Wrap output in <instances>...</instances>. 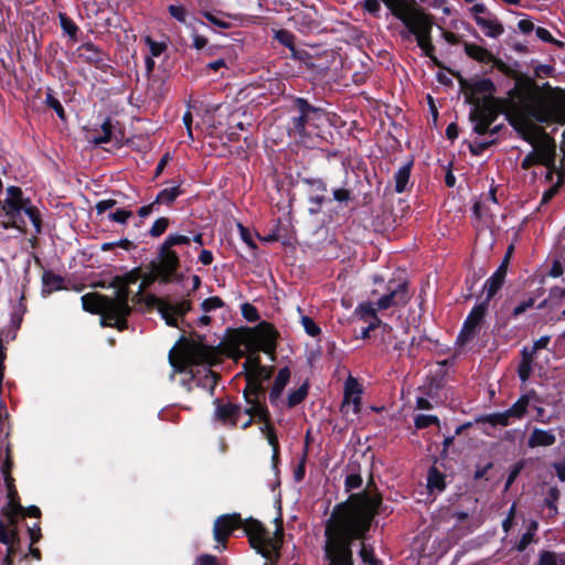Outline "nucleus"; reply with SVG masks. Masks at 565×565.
<instances>
[{"label": "nucleus", "mask_w": 565, "mask_h": 565, "mask_svg": "<svg viewBox=\"0 0 565 565\" xmlns=\"http://www.w3.org/2000/svg\"><path fill=\"white\" fill-rule=\"evenodd\" d=\"M380 498L367 493L353 494L334 508L326 525L324 558L327 565H354L351 542L362 539L376 513Z\"/></svg>", "instance_id": "obj_1"}, {"label": "nucleus", "mask_w": 565, "mask_h": 565, "mask_svg": "<svg viewBox=\"0 0 565 565\" xmlns=\"http://www.w3.org/2000/svg\"><path fill=\"white\" fill-rule=\"evenodd\" d=\"M515 97L510 122L521 137L534 146L539 139V122H565V97H545L530 81H519L511 92Z\"/></svg>", "instance_id": "obj_2"}, {"label": "nucleus", "mask_w": 565, "mask_h": 565, "mask_svg": "<svg viewBox=\"0 0 565 565\" xmlns=\"http://www.w3.org/2000/svg\"><path fill=\"white\" fill-rule=\"evenodd\" d=\"M392 14L398 19L413 34L417 45L426 56H431L434 45L431 43L433 17L426 13L413 0H383Z\"/></svg>", "instance_id": "obj_3"}, {"label": "nucleus", "mask_w": 565, "mask_h": 565, "mask_svg": "<svg viewBox=\"0 0 565 565\" xmlns=\"http://www.w3.org/2000/svg\"><path fill=\"white\" fill-rule=\"evenodd\" d=\"M128 287L120 286L116 289L114 297L98 294L84 295L82 297V305L85 311L100 315L103 326L124 330L127 327L126 319L131 311L128 305Z\"/></svg>", "instance_id": "obj_4"}, {"label": "nucleus", "mask_w": 565, "mask_h": 565, "mask_svg": "<svg viewBox=\"0 0 565 565\" xmlns=\"http://www.w3.org/2000/svg\"><path fill=\"white\" fill-rule=\"evenodd\" d=\"M0 215L4 217L0 222V228H17L21 233L28 232V221L34 228V234L41 232V220L35 206L30 199L24 198L23 192L18 186H9L7 196L1 202Z\"/></svg>", "instance_id": "obj_5"}, {"label": "nucleus", "mask_w": 565, "mask_h": 565, "mask_svg": "<svg viewBox=\"0 0 565 565\" xmlns=\"http://www.w3.org/2000/svg\"><path fill=\"white\" fill-rule=\"evenodd\" d=\"M243 366L247 377V387L244 391L248 404L246 414L258 415L260 419H266L268 412L260 403L259 396L263 394L262 383L271 376L273 369L262 365L258 354L254 353H248Z\"/></svg>", "instance_id": "obj_6"}, {"label": "nucleus", "mask_w": 565, "mask_h": 565, "mask_svg": "<svg viewBox=\"0 0 565 565\" xmlns=\"http://www.w3.org/2000/svg\"><path fill=\"white\" fill-rule=\"evenodd\" d=\"M296 103L299 115L292 117L289 134L298 138L300 142L307 143L308 140L319 137V128L324 122L326 115L303 98H298Z\"/></svg>", "instance_id": "obj_7"}, {"label": "nucleus", "mask_w": 565, "mask_h": 565, "mask_svg": "<svg viewBox=\"0 0 565 565\" xmlns=\"http://www.w3.org/2000/svg\"><path fill=\"white\" fill-rule=\"evenodd\" d=\"M244 531L249 539V543L265 558L273 561L278 556V551L282 541V527L276 525L274 533L269 532L256 520H247L244 523Z\"/></svg>", "instance_id": "obj_8"}, {"label": "nucleus", "mask_w": 565, "mask_h": 565, "mask_svg": "<svg viewBox=\"0 0 565 565\" xmlns=\"http://www.w3.org/2000/svg\"><path fill=\"white\" fill-rule=\"evenodd\" d=\"M169 360L174 372H184L193 365H213L217 362V352L213 347L202 343H191L179 356L170 352Z\"/></svg>", "instance_id": "obj_9"}, {"label": "nucleus", "mask_w": 565, "mask_h": 565, "mask_svg": "<svg viewBox=\"0 0 565 565\" xmlns=\"http://www.w3.org/2000/svg\"><path fill=\"white\" fill-rule=\"evenodd\" d=\"M276 338L277 331L275 328L267 322H260L248 334V353L257 354L263 351L266 354H273L276 349Z\"/></svg>", "instance_id": "obj_10"}, {"label": "nucleus", "mask_w": 565, "mask_h": 565, "mask_svg": "<svg viewBox=\"0 0 565 565\" xmlns=\"http://www.w3.org/2000/svg\"><path fill=\"white\" fill-rule=\"evenodd\" d=\"M500 114V108L493 98L486 97L482 103L475 106L470 114V118L473 121V130L478 135H484L489 131L490 126L494 122Z\"/></svg>", "instance_id": "obj_11"}, {"label": "nucleus", "mask_w": 565, "mask_h": 565, "mask_svg": "<svg viewBox=\"0 0 565 565\" xmlns=\"http://www.w3.org/2000/svg\"><path fill=\"white\" fill-rule=\"evenodd\" d=\"M409 300L406 282L390 280L386 285V292L376 300L379 310H386L392 307L405 306Z\"/></svg>", "instance_id": "obj_12"}, {"label": "nucleus", "mask_w": 565, "mask_h": 565, "mask_svg": "<svg viewBox=\"0 0 565 565\" xmlns=\"http://www.w3.org/2000/svg\"><path fill=\"white\" fill-rule=\"evenodd\" d=\"M487 310V302H481L472 308L457 338V342L460 345H465L479 333Z\"/></svg>", "instance_id": "obj_13"}, {"label": "nucleus", "mask_w": 565, "mask_h": 565, "mask_svg": "<svg viewBox=\"0 0 565 565\" xmlns=\"http://www.w3.org/2000/svg\"><path fill=\"white\" fill-rule=\"evenodd\" d=\"M157 307L168 326L179 327V321L191 309V301L186 298L180 300L160 299Z\"/></svg>", "instance_id": "obj_14"}, {"label": "nucleus", "mask_w": 565, "mask_h": 565, "mask_svg": "<svg viewBox=\"0 0 565 565\" xmlns=\"http://www.w3.org/2000/svg\"><path fill=\"white\" fill-rule=\"evenodd\" d=\"M242 522L243 521H242L239 514H236V513L228 514V515H222V516L217 518L214 523V529H213L215 541L217 543H222V545H224L227 537L232 534V532L236 527L241 526ZM222 548H224V546H222Z\"/></svg>", "instance_id": "obj_15"}, {"label": "nucleus", "mask_w": 565, "mask_h": 565, "mask_svg": "<svg viewBox=\"0 0 565 565\" xmlns=\"http://www.w3.org/2000/svg\"><path fill=\"white\" fill-rule=\"evenodd\" d=\"M290 379V371L288 367L279 370L271 390L269 392V402L274 407L285 408V399L282 398V392L288 384Z\"/></svg>", "instance_id": "obj_16"}, {"label": "nucleus", "mask_w": 565, "mask_h": 565, "mask_svg": "<svg viewBox=\"0 0 565 565\" xmlns=\"http://www.w3.org/2000/svg\"><path fill=\"white\" fill-rule=\"evenodd\" d=\"M215 418L225 425L235 426L239 422L241 407L233 403H222L215 401Z\"/></svg>", "instance_id": "obj_17"}, {"label": "nucleus", "mask_w": 565, "mask_h": 565, "mask_svg": "<svg viewBox=\"0 0 565 565\" xmlns=\"http://www.w3.org/2000/svg\"><path fill=\"white\" fill-rule=\"evenodd\" d=\"M179 267V257L172 247L166 248V243L163 242L160 247L159 254V271L164 277L168 278L171 276L177 268Z\"/></svg>", "instance_id": "obj_18"}, {"label": "nucleus", "mask_w": 565, "mask_h": 565, "mask_svg": "<svg viewBox=\"0 0 565 565\" xmlns=\"http://www.w3.org/2000/svg\"><path fill=\"white\" fill-rule=\"evenodd\" d=\"M509 254L505 255L502 264L499 266V268L494 271V274L486 280L484 282V289L487 291V298L483 302H489L490 299L498 292V290L502 287L504 282V278L507 275V266L509 262Z\"/></svg>", "instance_id": "obj_19"}, {"label": "nucleus", "mask_w": 565, "mask_h": 565, "mask_svg": "<svg viewBox=\"0 0 565 565\" xmlns=\"http://www.w3.org/2000/svg\"><path fill=\"white\" fill-rule=\"evenodd\" d=\"M202 15L213 25L220 29H231L235 25V22L243 23L244 15L242 14H231L224 12H211L204 11Z\"/></svg>", "instance_id": "obj_20"}, {"label": "nucleus", "mask_w": 565, "mask_h": 565, "mask_svg": "<svg viewBox=\"0 0 565 565\" xmlns=\"http://www.w3.org/2000/svg\"><path fill=\"white\" fill-rule=\"evenodd\" d=\"M556 443L554 429L534 428L527 438L530 448L550 447Z\"/></svg>", "instance_id": "obj_21"}, {"label": "nucleus", "mask_w": 565, "mask_h": 565, "mask_svg": "<svg viewBox=\"0 0 565 565\" xmlns=\"http://www.w3.org/2000/svg\"><path fill=\"white\" fill-rule=\"evenodd\" d=\"M477 25L487 36L492 39H498L504 32L503 25L492 14H488L482 19H478Z\"/></svg>", "instance_id": "obj_22"}, {"label": "nucleus", "mask_w": 565, "mask_h": 565, "mask_svg": "<svg viewBox=\"0 0 565 565\" xmlns=\"http://www.w3.org/2000/svg\"><path fill=\"white\" fill-rule=\"evenodd\" d=\"M362 387L356 379L349 377L345 382L344 386V398L341 405V412L345 415L350 414V399L351 397H361Z\"/></svg>", "instance_id": "obj_23"}, {"label": "nucleus", "mask_w": 565, "mask_h": 565, "mask_svg": "<svg viewBox=\"0 0 565 565\" xmlns=\"http://www.w3.org/2000/svg\"><path fill=\"white\" fill-rule=\"evenodd\" d=\"M445 475L436 467H430L427 475V489L429 493L439 494L445 490Z\"/></svg>", "instance_id": "obj_24"}, {"label": "nucleus", "mask_w": 565, "mask_h": 565, "mask_svg": "<svg viewBox=\"0 0 565 565\" xmlns=\"http://www.w3.org/2000/svg\"><path fill=\"white\" fill-rule=\"evenodd\" d=\"M465 53L472 60L480 62V63H490L494 60L491 52H489L487 49L473 44V43H465Z\"/></svg>", "instance_id": "obj_25"}, {"label": "nucleus", "mask_w": 565, "mask_h": 565, "mask_svg": "<svg viewBox=\"0 0 565 565\" xmlns=\"http://www.w3.org/2000/svg\"><path fill=\"white\" fill-rule=\"evenodd\" d=\"M379 310L376 301H366L360 303L355 310L354 315L365 322L374 321L375 319H380L376 316V311Z\"/></svg>", "instance_id": "obj_26"}, {"label": "nucleus", "mask_w": 565, "mask_h": 565, "mask_svg": "<svg viewBox=\"0 0 565 565\" xmlns=\"http://www.w3.org/2000/svg\"><path fill=\"white\" fill-rule=\"evenodd\" d=\"M491 202V204L495 205L497 204V198H495V192L494 190H490V192L488 193L487 198L484 199V201H478L475 203L473 205V214L478 217V218H487V217H491L492 216V211L491 209L487 205V202Z\"/></svg>", "instance_id": "obj_27"}, {"label": "nucleus", "mask_w": 565, "mask_h": 565, "mask_svg": "<svg viewBox=\"0 0 565 565\" xmlns=\"http://www.w3.org/2000/svg\"><path fill=\"white\" fill-rule=\"evenodd\" d=\"M534 396L535 394L532 392L524 394L509 408L513 419H521L526 414L530 402Z\"/></svg>", "instance_id": "obj_28"}, {"label": "nucleus", "mask_w": 565, "mask_h": 565, "mask_svg": "<svg viewBox=\"0 0 565 565\" xmlns=\"http://www.w3.org/2000/svg\"><path fill=\"white\" fill-rule=\"evenodd\" d=\"M0 542L4 545H10L12 542H19L13 521H10L9 523L0 521Z\"/></svg>", "instance_id": "obj_29"}, {"label": "nucleus", "mask_w": 565, "mask_h": 565, "mask_svg": "<svg viewBox=\"0 0 565 565\" xmlns=\"http://www.w3.org/2000/svg\"><path fill=\"white\" fill-rule=\"evenodd\" d=\"M43 291L51 294L52 291L63 288L64 279L52 271H45L42 277Z\"/></svg>", "instance_id": "obj_30"}, {"label": "nucleus", "mask_w": 565, "mask_h": 565, "mask_svg": "<svg viewBox=\"0 0 565 565\" xmlns=\"http://www.w3.org/2000/svg\"><path fill=\"white\" fill-rule=\"evenodd\" d=\"M539 529V523L535 520H530L526 525V532L521 536L515 547L519 552H523L534 539V535Z\"/></svg>", "instance_id": "obj_31"}, {"label": "nucleus", "mask_w": 565, "mask_h": 565, "mask_svg": "<svg viewBox=\"0 0 565 565\" xmlns=\"http://www.w3.org/2000/svg\"><path fill=\"white\" fill-rule=\"evenodd\" d=\"M514 420L515 419H513L512 413H510L509 408L504 412L489 414L483 418L484 423H488L492 426H509Z\"/></svg>", "instance_id": "obj_32"}, {"label": "nucleus", "mask_w": 565, "mask_h": 565, "mask_svg": "<svg viewBox=\"0 0 565 565\" xmlns=\"http://www.w3.org/2000/svg\"><path fill=\"white\" fill-rule=\"evenodd\" d=\"M179 195H181L179 185L166 188L158 193L154 203L169 205L174 202Z\"/></svg>", "instance_id": "obj_33"}, {"label": "nucleus", "mask_w": 565, "mask_h": 565, "mask_svg": "<svg viewBox=\"0 0 565 565\" xmlns=\"http://www.w3.org/2000/svg\"><path fill=\"white\" fill-rule=\"evenodd\" d=\"M77 53L78 57L92 63H99L102 61V52L93 44H85L78 47Z\"/></svg>", "instance_id": "obj_34"}, {"label": "nucleus", "mask_w": 565, "mask_h": 565, "mask_svg": "<svg viewBox=\"0 0 565 565\" xmlns=\"http://www.w3.org/2000/svg\"><path fill=\"white\" fill-rule=\"evenodd\" d=\"M409 177H411V164H405L396 171L394 179H395V191L397 193H402L403 191H405L407 183L409 181Z\"/></svg>", "instance_id": "obj_35"}, {"label": "nucleus", "mask_w": 565, "mask_h": 565, "mask_svg": "<svg viewBox=\"0 0 565 565\" xmlns=\"http://www.w3.org/2000/svg\"><path fill=\"white\" fill-rule=\"evenodd\" d=\"M522 353H523V358H522L521 363L519 364L518 374H519L520 380L524 383L529 380L530 374L532 372L533 356H532V354H529V351L526 348L523 349Z\"/></svg>", "instance_id": "obj_36"}, {"label": "nucleus", "mask_w": 565, "mask_h": 565, "mask_svg": "<svg viewBox=\"0 0 565 565\" xmlns=\"http://www.w3.org/2000/svg\"><path fill=\"white\" fill-rule=\"evenodd\" d=\"M308 394L307 384H302L298 388L289 393L287 401H285V407L291 408L300 404Z\"/></svg>", "instance_id": "obj_37"}, {"label": "nucleus", "mask_w": 565, "mask_h": 565, "mask_svg": "<svg viewBox=\"0 0 565 565\" xmlns=\"http://www.w3.org/2000/svg\"><path fill=\"white\" fill-rule=\"evenodd\" d=\"M534 151L537 153V163L544 164L551 168L554 163V149L548 146H542Z\"/></svg>", "instance_id": "obj_38"}, {"label": "nucleus", "mask_w": 565, "mask_h": 565, "mask_svg": "<svg viewBox=\"0 0 565 565\" xmlns=\"http://www.w3.org/2000/svg\"><path fill=\"white\" fill-rule=\"evenodd\" d=\"M565 299V288L554 287L550 290L548 298L544 301L551 309H555L562 305Z\"/></svg>", "instance_id": "obj_39"}, {"label": "nucleus", "mask_w": 565, "mask_h": 565, "mask_svg": "<svg viewBox=\"0 0 565 565\" xmlns=\"http://www.w3.org/2000/svg\"><path fill=\"white\" fill-rule=\"evenodd\" d=\"M300 323L306 333L310 337H318L321 333L320 327L308 316L300 317Z\"/></svg>", "instance_id": "obj_40"}, {"label": "nucleus", "mask_w": 565, "mask_h": 565, "mask_svg": "<svg viewBox=\"0 0 565 565\" xmlns=\"http://www.w3.org/2000/svg\"><path fill=\"white\" fill-rule=\"evenodd\" d=\"M540 565H565V557L552 552H544L541 555Z\"/></svg>", "instance_id": "obj_41"}, {"label": "nucleus", "mask_w": 565, "mask_h": 565, "mask_svg": "<svg viewBox=\"0 0 565 565\" xmlns=\"http://www.w3.org/2000/svg\"><path fill=\"white\" fill-rule=\"evenodd\" d=\"M190 242H191V238L189 236L181 235V234H170L164 239L166 248L173 247L177 245H189Z\"/></svg>", "instance_id": "obj_42"}, {"label": "nucleus", "mask_w": 565, "mask_h": 565, "mask_svg": "<svg viewBox=\"0 0 565 565\" xmlns=\"http://www.w3.org/2000/svg\"><path fill=\"white\" fill-rule=\"evenodd\" d=\"M433 424H439V419L437 416L420 414L415 417V426L418 429L426 428Z\"/></svg>", "instance_id": "obj_43"}, {"label": "nucleus", "mask_w": 565, "mask_h": 565, "mask_svg": "<svg viewBox=\"0 0 565 565\" xmlns=\"http://www.w3.org/2000/svg\"><path fill=\"white\" fill-rule=\"evenodd\" d=\"M46 104L49 107L54 109L57 114V116L63 120L66 121V114L64 111L63 106L61 105L60 100L54 97L52 94L47 93L46 95Z\"/></svg>", "instance_id": "obj_44"}, {"label": "nucleus", "mask_w": 565, "mask_h": 565, "mask_svg": "<svg viewBox=\"0 0 565 565\" xmlns=\"http://www.w3.org/2000/svg\"><path fill=\"white\" fill-rule=\"evenodd\" d=\"M224 306L223 300L217 297H210L201 303V309L206 313Z\"/></svg>", "instance_id": "obj_45"}, {"label": "nucleus", "mask_w": 565, "mask_h": 565, "mask_svg": "<svg viewBox=\"0 0 565 565\" xmlns=\"http://www.w3.org/2000/svg\"><path fill=\"white\" fill-rule=\"evenodd\" d=\"M494 85L491 79L482 78L475 83L473 90L478 93H483L486 95H491L493 93Z\"/></svg>", "instance_id": "obj_46"}, {"label": "nucleus", "mask_w": 565, "mask_h": 565, "mask_svg": "<svg viewBox=\"0 0 565 565\" xmlns=\"http://www.w3.org/2000/svg\"><path fill=\"white\" fill-rule=\"evenodd\" d=\"M169 225V221L166 217H160L154 221L150 228V235L153 237H159L163 234Z\"/></svg>", "instance_id": "obj_47"}, {"label": "nucleus", "mask_w": 565, "mask_h": 565, "mask_svg": "<svg viewBox=\"0 0 565 565\" xmlns=\"http://www.w3.org/2000/svg\"><path fill=\"white\" fill-rule=\"evenodd\" d=\"M111 137V126L109 120H106L102 125V134L97 137H94V142L96 145L106 143L110 140Z\"/></svg>", "instance_id": "obj_48"}, {"label": "nucleus", "mask_w": 565, "mask_h": 565, "mask_svg": "<svg viewBox=\"0 0 565 565\" xmlns=\"http://www.w3.org/2000/svg\"><path fill=\"white\" fill-rule=\"evenodd\" d=\"M168 11L169 13L175 19L178 20L179 22L181 23H185L186 21V10L184 9L183 6H179V4H170L168 7Z\"/></svg>", "instance_id": "obj_49"}, {"label": "nucleus", "mask_w": 565, "mask_h": 565, "mask_svg": "<svg viewBox=\"0 0 565 565\" xmlns=\"http://www.w3.org/2000/svg\"><path fill=\"white\" fill-rule=\"evenodd\" d=\"M131 216L132 212L128 210H117L108 214L109 220L120 224H125Z\"/></svg>", "instance_id": "obj_50"}, {"label": "nucleus", "mask_w": 565, "mask_h": 565, "mask_svg": "<svg viewBox=\"0 0 565 565\" xmlns=\"http://www.w3.org/2000/svg\"><path fill=\"white\" fill-rule=\"evenodd\" d=\"M360 556L365 564H375L373 548L370 545L365 544L364 542L361 544Z\"/></svg>", "instance_id": "obj_51"}, {"label": "nucleus", "mask_w": 565, "mask_h": 565, "mask_svg": "<svg viewBox=\"0 0 565 565\" xmlns=\"http://www.w3.org/2000/svg\"><path fill=\"white\" fill-rule=\"evenodd\" d=\"M237 227H238V231H239V236L242 238V241L250 248L255 249L257 247L254 238H253V235L250 233V231L243 226L241 223L237 224Z\"/></svg>", "instance_id": "obj_52"}, {"label": "nucleus", "mask_w": 565, "mask_h": 565, "mask_svg": "<svg viewBox=\"0 0 565 565\" xmlns=\"http://www.w3.org/2000/svg\"><path fill=\"white\" fill-rule=\"evenodd\" d=\"M276 39L284 44L285 46L289 47L291 52L295 54V47H294V35L287 31H278L276 33Z\"/></svg>", "instance_id": "obj_53"}, {"label": "nucleus", "mask_w": 565, "mask_h": 565, "mask_svg": "<svg viewBox=\"0 0 565 565\" xmlns=\"http://www.w3.org/2000/svg\"><path fill=\"white\" fill-rule=\"evenodd\" d=\"M362 484V477L360 473L352 472L345 478V488L348 491L360 488Z\"/></svg>", "instance_id": "obj_54"}, {"label": "nucleus", "mask_w": 565, "mask_h": 565, "mask_svg": "<svg viewBox=\"0 0 565 565\" xmlns=\"http://www.w3.org/2000/svg\"><path fill=\"white\" fill-rule=\"evenodd\" d=\"M559 492L556 488H550L546 498L544 499V502L542 504V508L548 509L552 507H557L556 502L558 500Z\"/></svg>", "instance_id": "obj_55"}, {"label": "nucleus", "mask_w": 565, "mask_h": 565, "mask_svg": "<svg viewBox=\"0 0 565 565\" xmlns=\"http://www.w3.org/2000/svg\"><path fill=\"white\" fill-rule=\"evenodd\" d=\"M1 472L4 478V482L8 489V495L11 500H13V497L15 495L17 491L14 488V479L11 477V475L8 472V468H2Z\"/></svg>", "instance_id": "obj_56"}, {"label": "nucleus", "mask_w": 565, "mask_h": 565, "mask_svg": "<svg viewBox=\"0 0 565 565\" xmlns=\"http://www.w3.org/2000/svg\"><path fill=\"white\" fill-rule=\"evenodd\" d=\"M266 429L268 444L273 447V459L276 460L279 451L278 439L275 433L271 429H269L268 425H266Z\"/></svg>", "instance_id": "obj_57"}, {"label": "nucleus", "mask_w": 565, "mask_h": 565, "mask_svg": "<svg viewBox=\"0 0 565 565\" xmlns=\"http://www.w3.org/2000/svg\"><path fill=\"white\" fill-rule=\"evenodd\" d=\"M147 44L149 45L151 56H159L166 50V44L162 42H156L150 38H147Z\"/></svg>", "instance_id": "obj_58"}, {"label": "nucleus", "mask_w": 565, "mask_h": 565, "mask_svg": "<svg viewBox=\"0 0 565 565\" xmlns=\"http://www.w3.org/2000/svg\"><path fill=\"white\" fill-rule=\"evenodd\" d=\"M470 12L476 21V23L478 22V19H482L484 18L486 15L490 14L486 8L484 4L482 3H476L473 4L471 8H470Z\"/></svg>", "instance_id": "obj_59"}, {"label": "nucleus", "mask_w": 565, "mask_h": 565, "mask_svg": "<svg viewBox=\"0 0 565 565\" xmlns=\"http://www.w3.org/2000/svg\"><path fill=\"white\" fill-rule=\"evenodd\" d=\"M204 373L205 374L203 386L207 387L212 393L214 387L216 386V374L212 372L210 369H204Z\"/></svg>", "instance_id": "obj_60"}, {"label": "nucleus", "mask_w": 565, "mask_h": 565, "mask_svg": "<svg viewBox=\"0 0 565 565\" xmlns=\"http://www.w3.org/2000/svg\"><path fill=\"white\" fill-rule=\"evenodd\" d=\"M535 33H536V36H537L540 40L544 41V42H547V43H555V44H557V45H561V44H562L561 42L556 41V40L552 36L551 32H550L548 30H546L545 28H541V26H540V28H537V29L535 30Z\"/></svg>", "instance_id": "obj_61"}, {"label": "nucleus", "mask_w": 565, "mask_h": 565, "mask_svg": "<svg viewBox=\"0 0 565 565\" xmlns=\"http://www.w3.org/2000/svg\"><path fill=\"white\" fill-rule=\"evenodd\" d=\"M381 2L384 3L383 0H364L363 9L372 14H376L381 10Z\"/></svg>", "instance_id": "obj_62"}, {"label": "nucleus", "mask_w": 565, "mask_h": 565, "mask_svg": "<svg viewBox=\"0 0 565 565\" xmlns=\"http://www.w3.org/2000/svg\"><path fill=\"white\" fill-rule=\"evenodd\" d=\"M550 341H551L550 335L541 337L539 340H536L533 343V347H532L531 351L529 352V354L533 355L536 351L547 348Z\"/></svg>", "instance_id": "obj_63"}, {"label": "nucleus", "mask_w": 565, "mask_h": 565, "mask_svg": "<svg viewBox=\"0 0 565 565\" xmlns=\"http://www.w3.org/2000/svg\"><path fill=\"white\" fill-rule=\"evenodd\" d=\"M242 311H243L244 317L248 321H256L258 319L257 310L249 303H245L242 307Z\"/></svg>", "instance_id": "obj_64"}]
</instances>
